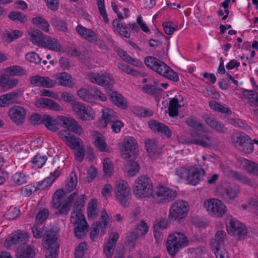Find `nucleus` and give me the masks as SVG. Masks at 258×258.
Listing matches in <instances>:
<instances>
[{"label": "nucleus", "mask_w": 258, "mask_h": 258, "mask_svg": "<svg viewBox=\"0 0 258 258\" xmlns=\"http://www.w3.org/2000/svg\"><path fill=\"white\" fill-rule=\"evenodd\" d=\"M33 23L37 27L45 32L49 31V24L48 22L41 17L38 16L32 19Z\"/></svg>", "instance_id": "49"}, {"label": "nucleus", "mask_w": 258, "mask_h": 258, "mask_svg": "<svg viewBox=\"0 0 258 258\" xmlns=\"http://www.w3.org/2000/svg\"><path fill=\"white\" fill-rule=\"evenodd\" d=\"M70 220L74 225L76 237L82 238L88 231V224L83 212L73 211L71 214Z\"/></svg>", "instance_id": "8"}, {"label": "nucleus", "mask_w": 258, "mask_h": 258, "mask_svg": "<svg viewBox=\"0 0 258 258\" xmlns=\"http://www.w3.org/2000/svg\"><path fill=\"white\" fill-rule=\"evenodd\" d=\"M20 214V210L16 207H11L6 214L8 219L13 220L17 218Z\"/></svg>", "instance_id": "64"}, {"label": "nucleus", "mask_w": 258, "mask_h": 258, "mask_svg": "<svg viewBox=\"0 0 258 258\" xmlns=\"http://www.w3.org/2000/svg\"><path fill=\"white\" fill-rule=\"evenodd\" d=\"M204 207L208 214L215 217H223L227 211L225 205L217 199H210L204 203Z\"/></svg>", "instance_id": "10"}, {"label": "nucleus", "mask_w": 258, "mask_h": 258, "mask_svg": "<svg viewBox=\"0 0 258 258\" xmlns=\"http://www.w3.org/2000/svg\"><path fill=\"white\" fill-rule=\"evenodd\" d=\"M95 145L97 149L101 152H110V148L108 147L104 137L100 133H97L95 136Z\"/></svg>", "instance_id": "41"}, {"label": "nucleus", "mask_w": 258, "mask_h": 258, "mask_svg": "<svg viewBox=\"0 0 258 258\" xmlns=\"http://www.w3.org/2000/svg\"><path fill=\"white\" fill-rule=\"evenodd\" d=\"M64 194L63 190L57 189L53 196L52 205L54 208L59 210L60 214L66 215L70 211L73 202L78 194L75 191L66 199L64 198Z\"/></svg>", "instance_id": "3"}, {"label": "nucleus", "mask_w": 258, "mask_h": 258, "mask_svg": "<svg viewBox=\"0 0 258 258\" xmlns=\"http://www.w3.org/2000/svg\"><path fill=\"white\" fill-rule=\"evenodd\" d=\"M6 73L10 76H20L26 74L25 70L21 66H13L5 70Z\"/></svg>", "instance_id": "50"}, {"label": "nucleus", "mask_w": 258, "mask_h": 258, "mask_svg": "<svg viewBox=\"0 0 258 258\" xmlns=\"http://www.w3.org/2000/svg\"><path fill=\"white\" fill-rule=\"evenodd\" d=\"M142 90L144 93L154 97H156L162 92V89L156 85L147 84L143 86Z\"/></svg>", "instance_id": "46"}, {"label": "nucleus", "mask_w": 258, "mask_h": 258, "mask_svg": "<svg viewBox=\"0 0 258 258\" xmlns=\"http://www.w3.org/2000/svg\"><path fill=\"white\" fill-rule=\"evenodd\" d=\"M205 175V171L201 166H190L188 183L192 185H196L204 180Z\"/></svg>", "instance_id": "19"}, {"label": "nucleus", "mask_w": 258, "mask_h": 258, "mask_svg": "<svg viewBox=\"0 0 258 258\" xmlns=\"http://www.w3.org/2000/svg\"><path fill=\"white\" fill-rule=\"evenodd\" d=\"M227 230L230 235L239 240L244 239L247 233L245 226L234 218L229 219Z\"/></svg>", "instance_id": "14"}, {"label": "nucleus", "mask_w": 258, "mask_h": 258, "mask_svg": "<svg viewBox=\"0 0 258 258\" xmlns=\"http://www.w3.org/2000/svg\"><path fill=\"white\" fill-rule=\"evenodd\" d=\"M168 222L165 219H160L155 221L153 228L156 231H161L167 227Z\"/></svg>", "instance_id": "63"}, {"label": "nucleus", "mask_w": 258, "mask_h": 258, "mask_svg": "<svg viewBox=\"0 0 258 258\" xmlns=\"http://www.w3.org/2000/svg\"><path fill=\"white\" fill-rule=\"evenodd\" d=\"M150 128L154 131H157L165 135L167 137L170 138L172 136V132L166 124L156 120H151L149 122Z\"/></svg>", "instance_id": "31"}, {"label": "nucleus", "mask_w": 258, "mask_h": 258, "mask_svg": "<svg viewBox=\"0 0 258 258\" xmlns=\"http://www.w3.org/2000/svg\"><path fill=\"white\" fill-rule=\"evenodd\" d=\"M26 109L20 106L15 105L11 107L9 111L10 119L16 124H22L26 116Z\"/></svg>", "instance_id": "17"}, {"label": "nucleus", "mask_w": 258, "mask_h": 258, "mask_svg": "<svg viewBox=\"0 0 258 258\" xmlns=\"http://www.w3.org/2000/svg\"><path fill=\"white\" fill-rule=\"evenodd\" d=\"M111 101L117 106L125 109L127 107V102L123 96L117 91H113L109 95Z\"/></svg>", "instance_id": "39"}, {"label": "nucleus", "mask_w": 258, "mask_h": 258, "mask_svg": "<svg viewBox=\"0 0 258 258\" xmlns=\"http://www.w3.org/2000/svg\"><path fill=\"white\" fill-rule=\"evenodd\" d=\"M226 240V232L223 230H219L216 233L214 238L212 240L211 246L213 249L223 248Z\"/></svg>", "instance_id": "28"}, {"label": "nucleus", "mask_w": 258, "mask_h": 258, "mask_svg": "<svg viewBox=\"0 0 258 258\" xmlns=\"http://www.w3.org/2000/svg\"><path fill=\"white\" fill-rule=\"evenodd\" d=\"M148 226L144 220H142L137 225L130 235L127 237V241L132 242L136 240L138 237L146 234L148 231Z\"/></svg>", "instance_id": "27"}, {"label": "nucleus", "mask_w": 258, "mask_h": 258, "mask_svg": "<svg viewBox=\"0 0 258 258\" xmlns=\"http://www.w3.org/2000/svg\"><path fill=\"white\" fill-rule=\"evenodd\" d=\"M88 217L90 219H94L97 215V201L95 199H92L89 203L87 208Z\"/></svg>", "instance_id": "58"}, {"label": "nucleus", "mask_w": 258, "mask_h": 258, "mask_svg": "<svg viewBox=\"0 0 258 258\" xmlns=\"http://www.w3.org/2000/svg\"><path fill=\"white\" fill-rule=\"evenodd\" d=\"M16 92H11L0 96V107H5L11 104L14 103L18 97Z\"/></svg>", "instance_id": "38"}, {"label": "nucleus", "mask_w": 258, "mask_h": 258, "mask_svg": "<svg viewBox=\"0 0 258 258\" xmlns=\"http://www.w3.org/2000/svg\"><path fill=\"white\" fill-rule=\"evenodd\" d=\"M232 144L238 150L244 153H250L253 151V145L251 138L243 132L233 134L231 139Z\"/></svg>", "instance_id": "7"}, {"label": "nucleus", "mask_w": 258, "mask_h": 258, "mask_svg": "<svg viewBox=\"0 0 258 258\" xmlns=\"http://www.w3.org/2000/svg\"><path fill=\"white\" fill-rule=\"evenodd\" d=\"M34 255V249L29 245L25 246L16 255L17 258H33Z\"/></svg>", "instance_id": "55"}, {"label": "nucleus", "mask_w": 258, "mask_h": 258, "mask_svg": "<svg viewBox=\"0 0 258 258\" xmlns=\"http://www.w3.org/2000/svg\"><path fill=\"white\" fill-rule=\"evenodd\" d=\"M162 26L165 32L168 35H172L177 29L178 26L171 22L163 23Z\"/></svg>", "instance_id": "61"}, {"label": "nucleus", "mask_w": 258, "mask_h": 258, "mask_svg": "<svg viewBox=\"0 0 258 258\" xmlns=\"http://www.w3.org/2000/svg\"><path fill=\"white\" fill-rule=\"evenodd\" d=\"M43 124L47 129L52 132H56L58 129L57 120L49 115H43Z\"/></svg>", "instance_id": "43"}, {"label": "nucleus", "mask_w": 258, "mask_h": 258, "mask_svg": "<svg viewBox=\"0 0 258 258\" xmlns=\"http://www.w3.org/2000/svg\"><path fill=\"white\" fill-rule=\"evenodd\" d=\"M29 82L32 85L43 88H49L55 86V82L47 77L32 76L30 78Z\"/></svg>", "instance_id": "22"}, {"label": "nucleus", "mask_w": 258, "mask_h": 258, "mask_svg": "<svg viewBox=\"0 0 258 258\" xmlns=\"http://www.w3.org/2000/svg\"><path fill=\"white\" fill-rule=\"evenodd\" d=\"M118 19H114L112 21V25L116 31L122 36L125 38H129L131 36V31L130 28L120 23V21L125 18L122 14L117 12L116 13Z\"/></svg>", "instance_id": "24"}, {"label": "nucleus", "mask_w": 258, "mask_h": 258, "mask_svg": "<svg viewBox=\"0 0 258 258\" xmlns=\"http://www.w3.org/2000/svg\"><path fill=\"white\" fill-rule=\"evenodd\" d=\"M128 161L125 165V170L130 176H135L139 171L140 167L138 162L131 159H127Z\"/></svg>", "instance_id": "48"}, {"label": "nucleus", "mask_w": 258, "mask_h": 258, "mask_svg": "<svg viewBox=\"0 0 258 258\" xmlns=\"http://www.w3.org/2000/svg\"><path fill=\"white\" fill-rule=\"evenodd\" d=\"M245 169L249 173L258 175V164L246 160L245 162Z\"/></svg>", "instance_id": "62"}, {"label": "nucleus", "mask_w": 258, "mask_h": 258, "mask_svg": "<svg viewBox=\"0 0 258 258\" xmlns=\"http://www.w3.org/2000/svg\"><path fill=\"white\" fill-rule=\"evenodd\" d=\"M59 230L57 227H52L47 230L43 236V245L47 249L46 258H56V251L59 245L57 242Z\"/></svg>", "instance_id": "4"}, {"label": "nucleus", "mask_w": 258, "mask_h": 258, "mask_svg": "<svg viewBox=\"0 0 258 258\" xmlns=\"http://www.w3.org/2000/svg\"><path fill=\"white\" fill-rule=\"evenodd\" d=\"M180 107L179 101L175 97L172 98L169 103L168 107L169 115L171 117H175L178 114V109Z\"/></svg>", "instance_id": "51"}, {"label": "nucleus", "mask_w": 258, "mask_h": 258, "mask_svg": "<svg viewBox=\"0 0 258 258\" xmlns=\"http://www.w3.org/2000/svg\"><path fill=\"white\" fill-rule=\"evenodd\" d=\"M72 109L75 114L82 120H91L94 119V112L91 107L80 102H74Z\"/></svg>", "instance_id": "16"}, {"label": "nucleus", "mask_w": 258, "mask_h": 258, "mask_svg": "<svg viewBox=\"0 0 258 258\" xmlns=\"http://www.w3.org/2000/svg\"><path fill=\"white\" fill-rule=\"evenodd\" d=\"M86 199L85 195H80L74 203L73 211L83 212Z\"/></svg>", "instance_id": "60"}, {"label": "nucleus", "mask_w": 258, "mask_h": 258, "mask_svg": "<svg viewBox=\"0 0 258 258\" xmlns=\"http://www.w3.org/2000/svg\"><path fill=\"white\" fill-rule=\"evenodd\" d=\"M53 76L55 79V84L57 83L59 85L64 86H70L72 85V77L67 73H56Z\"/></svg>", "instance_id": "35"}, {"label": "nucleus", "mask_w": 258, "mask_h": 258, "mask_svg": "<svg viewBox=\"0 0 258 258\" xmlns=\"http://www.w3.org/2000/svg\"><path fill=\"white\" fill-rule=\"evenodd\" d=\"M243 94L250 102L258 106V93L251 90H245Z\"/></svg>", "instance_id": "57"}, {"label": "nucleus", "mask_w": 258, "mask_h": 258, "mask_svg": "<svg viewBox=\"0 0 258 258\" xmlns=\"http://www.w3.org/2000/svg\"><path fill=\"white\" fill-rule=\"evenodd\" d=\"M190 166L179 167L176 169L175 175L182 180H186L188 182Z\"/></svg>", "instance_id": "54"}, {"label": "nucleus", "mask_w": 258, "mask_h": 258, "mask_svg": "<svg viewBox=\"0 0 258 258\" xmlns=\"http://www.w3.org/2000/svg\"><path fill=\"white\" fill-rule=\"evenodd\" d=\"M115 191L117 199L122 205L126 206L131 196V189L127 182L123 180L117 181Z\"/></svg>", "instance_id": "15"}, {"label": "nucleus", "mask_w": 258, "mask_h": 258, "mask_svg": "<svg viewBox=\"0 0 258 258\" xmlns=\"http://www.w3.org/2000/svg\"><path fill=\"white\" fill-rule=\"evenodd\" d=\"M117 54L123 60L128 62V63L139 67H141L143 66V63L139 59L133 58L122 49L118 50Z\"/></svg>", "instance_id": "42"}, {"label": "nucleus", "mask_w": 258, "mask_h": 258, "mask_svg": "<svg viewBox=\"0 0 258 258\" xmlns=\"http://www.w3.org/2000/svg\"><path fill=\"white\" fill-rule=\"evenodd\" d=\"M28 238V235L26 233H24L20 231L12 233L6 239V243L8 246L16 244H24Z\"/></svg>", "instance_id": "26"}, {"label": "nucleus", "mask_w": 258, "mask_h": 258, "mask_svg": "<svg viewBox=\"0 0 258 258\" xmlns=\"http://www.w3.org/2000/svg\"><path fill=\"white\" fill-rule=\"evenodd\" d=\"M152 187L150 179L146 176H141L135 180L134 193L138 199L146 198L152 194Z\"/></svg>", "instance_id": "6"}, {"label": "nucleus", "mask_w": 258, "mask_h": 258, "mask_svg": "<svg viewBox=\"0 0 258 258\" xmlns=\"http://www.w3.org/2000/svg\"><path fill=\"white\" fill-rule=\"evenodd\" d=\"M189 206L185 201L178 200L174 202L169 210V218L170 220L180 221L187 215Z\"/></svg>", "instance_id": "9"}, {"label": "nucleus", "mask_w": 258, "mask_h": 258, "mask_svg": "<svg viewBox=\"0 0 258 258\" xmlns=\"http://www.w3.org/2000/svg\"><path fill=\"white\" fill-rule=\"evenodd\" d=\"M89 81L99 86L109 88L114 84V79L106 72H90L87 75Z\"/></svg>", "instance_id": "11"}, {"label": "nucleus", "mask_w": 258, "mask_h": 258, "mask_svg": "<svg viewBox=\"0 0 258 258\" xmlns=\"http://www.w3.org/2000/svg\"><path fill=\"white\" fill-rule=\"evenodd\" d=\"M13 185L19 186L27 182V177L23 173H16L12 177Z\"/></svg>", "instance_id": "59"}, {"label": "nucleus", "mask_w": 258, "mask_h": 258, "mask_svg": "<svg viewBox=\"0 0 258 258\" xmlns=\"http://www.w3.org/2000/svg\"><path fill=\"white\" fill-rule=\"evenodd\" d=\"M117 118V113L112 109L109 108H104L102 109V117L100 124L102 127H105L109 122L113 121Z\"/></svg>", "instance_id": "29"}, {"label": "nucleus", "mask_w": 258, "mask_h": 258, "mask_svg": "<svg viewBox=\"0 0 258 258\" xmlns=\"http://www.w3.org/2000/svg\"><path fill=\"white\" fill-rule=\"evenodd\" d=\"M61 169L58 167L53 172H51L49 176L43 180L39 181V185H42V188H45L51 185L53 182L59 176Z\"/></svg>", "instance_id": "36"}, {"label": "nucleus", "mask_w": 258, "mask_h": 258, "mask_svg": "<svg viewBox=\"0 0 258 258\" xmlns=\"http://www.w3.org/2000/svg\"><path fill=\"white\" fill-rule=\"evenodd\" d=\"M144 63L147 67L164 78L175 82L179 81L177 73L158 58L148 56L145 58Z\"/></svg>", "instance_id": "2"}, {"label": "nucleus", "mask_w": 258, "mask_h": 258, "mask_svg": "<svg viewBox=\"0 0 258 258\" xmlns=\"http://www.w3.org/2000/svg\"><path fill=\"white\" fill-rule=\"evenodd\" d=\"M238 187L236 186L225 187L219 189L218 195L225 201L233 200L238 196Z\"/></svg>", "instance_id": "23"}, {"label": "nucleus", "mask_w": 258, "mask_h": 258, "mask_svg": "<svg viewBox=\"0 0 258 258\" xmlns=\"http://www.w3.org/2000/svg\"><path fill=\"white\" fill-rule=\"evenodd\" d=\"M42 185H39V182L37 183V185L28 184L26 186L22 187L21 188V194L25 197H29L31 196L33 192L39 190L43 189L44 188H42Z\"/></svg>", "instance_id": "47"}, {"label": "nucleus", "mask_w": 258, "mask_h": 258, "mask_svg": "<svg viewBox=\"0 0 258 258\" xmlns=\"http://www.w3.org/2000/svg\"><path fill=\"white\" fill-rule=\"evenodd\" d=\"M76 30L81 37L89 41H95L97 40V35L94 31L82 25H78L76 28Z\"/></svg>", "instance_id": "30"}, {"label": "nucleus", "mask_w": 258, "mask_h": 258, "mask_svg": "<svg viewBox=\"0 0 258 258\" xmlns=\"http://www.w3.org/2000/svg\"><path fill=\"white\" fill-rule=\"evenodd\" d=\"M77 177L76 173L72 171L68 178L64 186V189L68 192L72 191L77 186Z\"/></svg>", "instance_id": "45"}, {"label": "nucleus", "mask_w": 258, "mask_h": 258, "mask_svg": "<svg viewBox=\"0 0 258 258\" xmlns=\"http://www.w3.org/2000/svg\"><path fill=\"white\" fill-rule=\"evenodd\" d=\"M38 103L42 105L43 107H45L53 110L60 111L62 110V108L60 105L50 99L41 98L38 100Z\"/></svg>", "instance_id": "44"}, {"label": "nucleus", "mask_w": 258, "mask_h": 258, "mask_svg": "<svg viewBox=\"0 0 258 258\" xmlns=\"http://www.w3.org/2000/svg\"><path fill=\"white\" fill-rule=\"evenodd\" d=\"M206 123L211 128L219 133H224L227 128L224 124L221 121H218L212 117H206L205 118Z\"/></svg>", "instance_id": "37"}, {"label": "nucleus", "mask_w": 258, "mask_h": 258, "mask_svg": "<svg viewBox=\"0 0 258 258\" xmlns=\"http://www.w3.org/2000/svg\"><path fill=\"white\" fill-rule=\"evenodd\" d=\"M18 83V80L13 78H9L5 75L0 76V86L8 90L15 87Z\"/></svg>", "instance_id": "40"}, {"label": "nucleus", "mask_w": 258, "mask_h": 258, "mask_svg": "<svg viewBox=\"0 0 258 258\" xmlns=\"http://www.w3.org/2000/svg\"><path fill=\"white\" fill-rule=\"evenodd\" d=\"M89 91L91 101L93 99H95L105 101L107 100L105 95L101 92L96 87L90 88Z\"/></svg>", "instance_id": "52"}, {"label": "nucleus", "mask_w": 258, "mask_h": 258, "mask_svg": "<svg viewBox=\"0 0 258 258\" xmlns=\"http://www.w3.org/2000/svg\"><path fill=\"white\" fill-rule=\"evenodd\" d=\"M177 194L175 190L163 186H157L153 193V197L158 203H165L173 200Z\"/></svg>", "instance_id": "12"}, {"label": "nucleus", "mask_w": 258, "mask_h": 258, "mask_svg": "<svg viewBox=\"0 0 258 258\" xmlns=\"http://www.w3.org/2000/svg\"><path fill=\"white\" fill-rule=\"evenodd\" d=\"M57 118L62 122V126L68 128L69 131H71L75 133L80 135L83 130L78 122L74 118L64 116H58Z\"/></svg>", "instance_id": "21"}, {"label": "nucleus", "mask_w": 258, "mask_h": 258, "mask_svg": "<svg viewBox=\"0 0 258 258\" xmlns=\"http://www.w3.org/2000/svg\"><path fill=\"white\" fill-rule=\"evenodd\" d=\"M47 160V157L46 155L37 154L32 158L31 162L34 167L40 168L45 164Z\"/></svg>", "instance_id": "53"}, {"label": "nucleus", "mask_w": 258, "mask_h": 258, "mask_svg": "<svg viewBox=\"0 0 258 258\" xmlns=\"http://www.w3.org/2000/svg\"><path fill=\"white\" fill-rule=\"evenodd\" d=\"M111 219L106 210H104L101 212V216L98 222L95 225L100 229L102 234L105 232V229L110 227Z\"/></svg>", "instance_id": "34"}, {"label": "nucleus", "mask_w": 258, "mask_h": 258, "mask_svg": "<svg viewBox=\"0 0 258 258\" xmlns=\"http://www.w3.org/2000/svg\"><path fill=\"white\" fill-rule=\"evenodd\" d=\"M187 237L181 232H174L167 238L166 247L169 254L174 256L178 250L187 245Z\"/></svg>", "instance_id": "5"}, {"label": "nucleus", "mask_w": 258, "mask_h": 258, "mask_svg": "<svg viewBox=\"0 0 258 258\" xmlns=\"http://www.w3.org/2000/svg\"><path fill=\"white\" fill-rule=\"evenodd\" d=\"M119 234L117 232H112L109 233L107 241L104 243L103 251L106 257H111L114 251Z\"/></svg>", "instance_id": "20"}, {"label": "nucleus", "mask_w": 258, "mask_h": 258, "mask_svg": "<svg viewBox=\"0 0 258 258\" xmlns=\"http://www.w3.org/2000/svg\"><path fill=\"white\" fill-rule=\"evenodd\" d=\"M42 47L56 52H63V49L57 40L49 36H45Z\"/></svg>", "instance_id": "32"}, {"label": "nucleus", "mask_w": 258, "mask_h": 258, "mask_svg": "<svg viewBox=\"0 0 258 258\" xmlns=\"http://www.w3.org/2000/svg\"><path fill=\"white\" fill-rule=\"evenodd\" d=\"M59 137L66 142V144L73 149L82 145V140L72 134L69 130H61L59 132Z\"/></svg>", "instance_id": "18"}, {"label": "nucleus", "mask_w": 258, "mask_h": 258, "mask_svg": "<svg viewBox=\"0 0 258 258\" xmlns=\"http://www.w3.org/2000/svg\"><path fill=\"white\" fill-rule=\"evenodd\" d=\"M186 123L190 127L195 130L191 133L192 138L188 141L190 144H193L207 148L214 144V139L210 136L203 135L198 132H205L204 125L198 120L192 117H188L185 120Z\"/></svg>", "instance_id": "1"}, {"label": "nucleus", "mask_w": 258, "mask_h": 258, "mask_svg": "<svg viewBox=\"0 0 258 258\" xmlns=\"http://www.w3.org/2000/svg\"><path fill=\"white\" fill-rule=\"evenodd\" d=\"M145 146L150 157L155 160L160 157L162 154L161 148L158 146L156 142L153 140H147Z\"/></svg>", "instance_id": "25"}, {"label": "nucleus", "mask_w": 258, "mask_h": 258, "mask_svg": "<svg viewBox=\"0 0 258 258\" xmlns=\"http://www.w3.org/2000/svg\"><path fill=\"white\" fill-rule=\"evenodd\" d=\"M138 148V143L133 137L126 136L120 146V152L122 157L125 159H130L135 155V152Z\"/></svg>", "instance_id": "13"}, {"label": "nucleus", "mask_w": 258, "mask_h": 258, "mask_svg": "<svg viewBox=\"0 0 258 258\" xmlns=\"http://www.w3.org/2000/svg\"><path fill=\"white\" fill-rule=\"evenodd\" d=\"M96 5L99 10L100 16L105 23H108L109 19L106 13L104 0H96Z\"/></svg>", "instance_id": "56"}, {"label": "nucleus", "mask_w": 258, "mask_h": 258, "mask_svg": "<svg viewBox=\"0 0 258 258\" xmlns=\"http://www.w3.org/2000/svg\"><path fill=\"white\" fill-rule=\"evenodd\" d=\"M30 40L35 45L42 47L45 36L38 29H32L28 32Z\"/></svg>", "instance_id": "33"}]
</instances>
